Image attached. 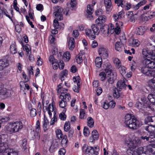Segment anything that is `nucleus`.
Wrapping results in <instances>:
<instances>
[{"label":"nucleus","instance_id":"1","mask_svg":"<svg viewBox=\"0 0 155 155\" xmlns=\"http://www.w3.org/2000/svg\"><path fill=\"white\" fill-rule=\"evenodd\" d=\"M142 54L143 59L142 62L149 68H155V53L152 51H147L143 49Z\"/></svg>","mask_w":155,"mask_h":155},{"label":"nucleus","instance_id":"2","mask_svg":"<svg viewBox=\"0 0 155 155\" xmlns=\"http://www.w3.org/2000/svg\"><path fill=\"white\" fill-rule=\"evenodd\" d=\"M138 121L136 118L128 114L125 117L124 123L126 126L130 129L136 130L138 127Z\"/></svg>","mask_w":155,"mask_h":155},{"label":"nucleus","instance_id":"3","mask_svg":"<svg viewBox=\"0 0 155 155\" xmlns=\"http://www.w3.org/2000/svg\"><path fill=\"white\" fill-rule=\"evenodd\" d=\"M86 36L90 39L94 40L96 38V35H98L100 33L99 27L96 24L92 25L91 28H87L85 30Z\"/></svg>","mask_w":155,"mask_h":155},{"label":"nucleus","instance_id":"4","mask_svg":"<svg viewBox=\"0 0 155 155\" xmlns=\"http://www.w3.org/2000/svg\"><path fill=\"white\" fill-rule=\"evenodd\" d=\"M140 143V141L139 138L135 137L133 140L129 137L125 138L124 144L130 149L132 150L133 149L136 148Z\"/></svg>","mask_w":155,"mask_h":155},{"label":"nucleus","instance_id":"5","mask_svg":"<svg viewBox=\"0 0 155 155\" xmlns=\"http://www.w3.org/2000/svg\"><path fill=\"white\" fill-rule=\"evenodd\" d=\"M83 151L85 152L86 155H97L99 154V148L96 146L93 147L88 146L86 144L84 145L82 147Z\"/></svg>","mask_w":155,"mask_h":155},{"label":"nucleus","instance_id":"6","mask_svg":"<svg viewBox=\"0 0 155 155\" xmlns=\"http://www.w3.org/2000/svg\"><path fill=\"white\" fill-rule=\"evenodd\" d=\"M11 124V127L8 129L10 133L18 132L22 129L23 127L22 123L20 121L14 122Z\"/></svg>","mask_w":155,"mask_h":155},{"label":"nucleus","instance_id":"7","mask_svg":"<svg viewBox=\"0 0 155 155\" xmlns=\"http://www.w3.org/2000/svg\"><path fill=\"white\" fill-rule=\"evenodd\" d=\"M147 66L143 64L139 68V69L141 72L145 75L151 77L155 76V71L149 70Z\"/></svg>","mask_w":155,"mask_h":155},{"label":"nucleus","instance_id":"8","mask_svg":"<svg viewBox=\"0 0 155 155\" xmlns=\"http://www.w3.org/2000/svg\"><path fill=\"white\" fill-rule=\"evenodd\" d=\"M54 15L58 20H61L63 19L62 15L63 9L60 6H57L54 8Z\"/></svg>","mask_w":155,"mask_h":155},{"label":"nucleus","instance_id":"9","mask_svg":"<svg viewBox=\"0 0 155 155\" xmlns=\"http://www.w3.org/2000/svg\"><path fill=\"white\" fill-rule=\"evenodd\" d=\"M3 87L4 84H3L2 87L0 88V97L4 99L10 96L11 93L9 90Z\"/></svg>","mask_w":155,"mask_h":155},{"label":"nucleus","instance_id":"10","mask_svg":"<svg viewBox=\"0 0 155 155\" xmlns=\"http://www.w3.org/2000/svg\"><path fill=\"white\" fill-rule=\"evenodd\" d=\"M98 52L99 55L104 59L107 58L108 56V50L104 47L99 48Z\"/></svg>","mask_w":155,"mask_h":155},{"label":"nucleus","instance_id":"11","mask_svg":"<svg viewBox=\"0 0 155 155\" xmlns=\"http://www.w3.org/2000/svg\"><path fill=\"white\" fill-rule=\"evenodd\" d=\"M127 85L124 80H120L117 82L116 88L119 89V91H121L123 89H125Z\"/></svg>","mask_w":155,"mask_h":155},{"label":"nucleus","instance_id":"12","mask_svg":"<svg viewBox=\"0 0 155 155\" xmlns=\"http://www.w3.org/2000/svg\"><path fill=\"white\" fill-rule=\"evenodd\" d=\"M3 155H18V152L13 149L6 147Z\"/></svg>","mask_w":155,"mask_h":155},{"label":"nucleus","instance_id":"13","mask_svg":"<svg viewBox=\"0 0 155 155\" xmlns=\"http://www.w3.org/2000/svg\"><path fill=\"white\" fill-rule=\"evenodd\" d=\"M61 94L59 97V98L61 100H63L67 102L70 100L71 96L70 94L68 93H63V92H61Z\"/></svg>","mask_w":155,"mask_h":155},{"label":"nucleus","instance_id":"14","mask_svg":"<svg viewBox=\"0 0 155 155\" xmlns=\"http://www.w3.org/2000/svg\"><path fill=\"white\" fill-rule=\"evenodd\" d=\"M109 27L107 25H104L100 28L101 32H102L104 35H108L109 32Z\"/></svg>","mask_w":155,"mask_h":155},{"label":"nucleus","instance_id":"15","mask_svg":"<svg viewBox=\"0 0 155 155\" xmlns=\"http://www.w3.org/2000/svg\"><path fill=\"white\" fill-rule=\"evenodd\" d=\"M150 80L148 82L149 86L151 89V91L155 93V76Z\"/></svg>","mask_w":155,"mask_h":155},{"label":"nucleus","instance_id":"16","mask_svg":"<svg viewBox=\"0 0 155 155\" xmlns=\"http://www.w3.org/2000/svg\"><path fill=\"white\" fill-rule=\"evenodd\" d=\"M119 89L115 87H114L113 89V96L114 98L118 99L120 97H123L121 94L119 92L121 91H119Z\"/></svg>","mask_w":155,"mask_h":155},{"label":"nucleus","instance_id":"17","mask_svg":"<svg viewBox=\"0 0 155 155\" xmlns=\"http://www.w3.org/2000/svg\"><path fill=\"white\" fill-rule=\"evenodd\" d=\"M106 20V17L104 15H100L98 18L96 20V23L98 24L104 23Z\"/></svg>","mask_w":155,"mask_h":155},{"label":"nucleus","instance_id":"18","mask_svg":"<svg viewBox=\"0 0 155 155\" xmlns=\"http://www.w3.org/2000/svg\"><path fill=\"white\" fill-rule=\"evenodd\" d=\"M103 68L105 71L108 73V75H109L112 72L111 69V66L110 64L109 63H107L104 64L103 65Z\"/></svg>","mask_w":155,"mask_h":155},{"label":"nucleus","instance_id":"19","mask_svg":"<svg viewBox=\"0 0 155 155\" xmlns=\"http://www.w3.org/2000/svg\"><path fill=\"white\" fill-rule=\"evenodd\" d=\"M68 46L69 49L73 50L75 47L74 40L73 38H70L68 41Z\"/></svg>","mask_w":155,"mask_h":155},{"label":"nucleus","instance_id":"20","mask_svg":"<svg viewBox=\"0 0 155 155\" xmlns=\"http://www.w3.org/2000/svg\"><path fill=\"white\" fill-rule=\"evenodd\" d=\"M115 49L119 52L121 51L124 48V45L120 42H117L115 45Z\"/></svg>","mask_w":155,"mask_h":155},{"label":"nucleus","instance_id":"21","mask_svg":"<svg viewBox=\"0 0 155 155\" xmlns=\"http://www.w3.org/2000/svg\"><path fill=\"white\" fill-rule=\"evenodd\" d=\"M137 34L142 35L146 31V29L144 26H140L137 29Z\"/></svg>","mask_w":155,"mask_h":155},{"label":"nucleus","instance_id":"22","mask_svg":"<svg viewBox=\"0 0 155 155\" xmlns=\"http://www.w3.org/2000/svg\"><path fill=\"white\" fill-rule=\"evenodd\" d=\"M8 143L6 142H3L0 143V153H2L3 155L4 150L6 149V147H8Z\"/></svg>","mask_w":155,"mask_h":155},{"label":"nucleus","instance_id":"23","mask_svg":"<svg viewBox=\"0 0 155 155\" xmlns=\"http://www.w3.org/2000/svg\"><path fill=\"white\" fill-rule=\"evenodd\" d=\"M95 64L96 67L98 68H100L102 64V59L100 57H97L95 60Z\"/></svg>","mask_w":155,"mask_h":155},{"label":"nucleus","instance_id":"24","mask_svg":"<svg viewBox=\"0 0 155 155\" xmlns=\"http://www.w3.org/2000/svg\"><path fill=\"white\" fill-rule=\"evenodd\" d=\"M87 125L90 128H92L94 126V122L93 119L91 117H88L87 119Z\"/></svg>","mask_w":155,"mask_h":155},{"label":"nucleus","instance_id":"25","mask_svg":"<svg viewBox=\"0 0 155 155\" xmlns=\"http://www.w3.org/2000/svg\"><path fill=\"white\" fill-rule=\"evenodd\" d=\"M67 7L68 8H73L76 5V0H71L70 2H68L67 4Z\"/></svg>","mask_w":155,"mask_h":155},{"label":"nucleus","instance_id":"26","mask_svg":"<svg viewBox=\"0 0 155 155\" xmlns=\"http://www.w3.org/2000/svg\"><path fill=\"white\" fill-rule=\"evenodd\" d=\"M149 101L152 104L155 103V94H150L147 96Z\"/></svg>","mask_w":155,"mask_h":155},{"label":"nucleus","instance_id":"27","mask_svg":"<svg viewBox=\"0 0 155 155\" xmlns=\"http://www.w3.org/2000/svg\"><path fill=\"white\" fill-rule=\"evenodd\" d=\"M83 55L82 53H79L76 56V59L77 63L78 64H81L83 62L82 56Z\"/></svg>","mask_w":155,"mask_h":155},{"label":"nucleus","instance_id":"28","mask_svg":"<svg viewBox=\"0 0 155 155\" xmlns=\"http://www.w3.org/2000/svg\"><path fill=\"white\" fill-rule=\"evenodd\" d=\"M140 139L144 141H148L150 142V138L149 135L148 134H145L142 135L140 137Z\"/></svg>","mask_w":155,"mask_h":155},{"label":"nucleus","instance_id":"29","mask_svg":"<svg viewBox=\"0 0 155 155\" xmlns=\"http://www.w3.org/2000/svg\"><path fill=\"white\" fill-rule=\"evenodd\" d=\"M87 117L84 110L81 109L80 110V118L82 119H85Z\"/></svg>","mask_w":155,"mask_h":155},{"label":"nucleus","instance_id":"30","mask_svg":"<svg viewBox=\"0 0 155 155\" xmlns=\"http://www.w3.org/2000/svg\"><path fill=\"white\" fill-rule=\"evenodd\" d=\"M68 142V140L67 139V136L66 135H64L63 136V138L62 140L61 143V144L64 147H66Z\"/></svg>","mask_w":155,"mask_h":155},{"label":"nucleus","instance_id":"31","mask_svg":"<svg viewBox=\"0 0 155 155\" xmlns=\"http://www.w3.org/2000/svg\"><path fill=\"white\" fill-rule=\"evenodd\" d=\"M145 130L148 131L149 133H150V132H153L155 131V126L150 125L146 126L145 128Z\"/></svg>","mask_w":155,"mask_h":155},{"label":"nucleus","instance_id":"32","mask_svg":"<svg viewBox=\"0 0 155 155\" xmlns=\"http://www.w3.org/2000/svg\"><path fill=\"white\" fill-rule=\"evenodd\" d=\"M94 10L93 6L90 5H88L87 6V14H92Z\"/></svg>","mask_w":155,"mask_h":155},{"label":"nucleus","instance_id":"33","mask_svg":"<svg viewBox=\"0 0 155 155\" xmlns=\"http://www.w3.org/2000/svg\"><path fill=\"white\" fill-rule=\"evenodd\" d=\"M126 15L128 16V17L130 18V21L131 22H134V16L133 15V13L132 12H128L126 13Z\"/></svg>","mask_w":155,"mask_h":155},{"label":"nucleus","instance_id":"34","mask_svg":"<svg viewBox=\"0 0 155 155\" xmlns=\"http://www.w3.org/2000/svg\"><path fill=\"white\" fill-rule=\"evenodd\" d=\"M137 155H142L145 153L144 151L143 148L142 147H140L137 148L136 151Z\"/></svg>","mask_w":155,"mask_h":155},{"label":"nucleus","instance_id":"35","mask_svg":"<svg viewBox=\"0 0 155 155\" xmlns=\"http://www.w3.org/2000/svg\"><path fill=\"white\" fill-rule=\"evenodd\" d=\"M117 68L119 69L120 72L122 76L126 74V68L124 66L120 65Z\"/></svg>","mask_w":155,"mask_h":155},{"label":"nucleus","instance_id":"36","mask_svg":"<svg viewBox=\"0 0 155 155\" xmlns=\"http://www.w3.org/2000/svg\"><path fill=\"white\" fill-rule=\"evenodd\" d=\"M7 136L5 134L0 135V143H2L3 142L8 143V140L6 138Z\"/></svg>","mask_w":155,"mask_h":155},{"label":"nucleus","instance_id":"37","mask_svg":"<svg viewBox=\"0 0 155 155\" xmlns=\"http://www.w3.org/2000/svg\"><path fill=\"white\" fill-rule=\"evenodd\" d=\"M58 115L56 114V112L54 111V114L53 117L51 119V122L50 125H53L54 123V122H56L57 121V117Z\"/></svg>","mask_w":155,"mask_h":155},{"label":"nucleus","instance_id":"38","mask_svg":"<svg viewBox=\"0 0 155 155\" xmlns=\"http://www.w3.org/2000/svg\"><path fill=\"white\" fill-rule=\"evenodd\" d=\"M155 120V116H148L145 119V123H147L148 122H153Z\"/></svg>","mask_w":155,"mask_h":155},{"label":"nucleus","instance_id":"39","mask_svg":"<svg viewBox=\"0 0 155 155\" xmlns=\"http://www.w3.org/2000/svg\"><path fill=\"white\" fill-rule=\"evenodd\" d=\"M91 136L93 138L94 137L95 139L97 140L99 138V134L97 132V130H94L91 133Z\"/></svg>","mask_w":155,"mask_h":155},{"label":"nucleus","instance_id":"40","mask_svg":"<svg viewBox=\"0 0 155 155\" xmlns=\"http://www.w3.org/2000/svg\"><path fill=\"white\" fill-rule=\"evenodd\" d=\"M49 124V121L46 118H44V123L43 124V127L44 130L45 131L47 130L48 128H47L48 125Z\"/></svg>","mask_w":155,"mask_h":155},{"label":"nucleus","instance_id":"41","mask_svg":"<svg viewBox=\"0 0 155 155\" xmlns=\"http://www.w3.org/2000/svg\"><path fill=\"white\" fill-rule=\"evenodd\" d=\"M123 2L122 0H114L115 3L117 4L118 6H120L123 8L125 6V5H124Z\"/></svg>","mask_w":155,"mask_h":155},{"label":"nucleus","instance_id":"42","mask_svg":"<svg viewBox=\"0 0 155 155\" xmlns=\"http://www.w3.org/2000/svg\"><path fill=\"white\" fill-rule=\"evenodd\" d=\"M10 49L11 52L12 54H15L17 52L15 44H13L11 45Z\"/></svg>","mask_w":155,"mask_h":155},{"label":"nucleus","instance_id":"43","mask_svg":"<svg viewBox=\"0 0 155 155\" xmlns=\"http://www.w3.org/2000/svg\"><path fill=\"white\" fill-rule=\"evenodd\" d=\"M73 80L74 83L77 82V85L78 86H80L81 85V83L80 81V78L79 76L74 77Z\"/></svg>","mask_w":155,"mask_h":155},{"label":"nucleus","instance_id":"44","mask_svg":"<svg viewBox=\"0 0 155 155\" xmlns=\"http://www.w3.org/2000/svg\"><path fill=\"white\" fill-rule=\"evenodd\" d=\"M67 102L63 100H61L59 102V106L62 108H64L67 105Z\"/></svg>","mask_w":155,"mask_h":155},{"label":"nucleus","instance_id":"45","mask_svg":"<svg viewBox=\"0 0 155 155\" xmlns=\"http://www.w3.org/2000/svg\"><path fill=\"white\" fill-rule=\"evenodd\" d=\"M63 58L64 60L68 61L70 58V53L68 51H66L64 53L63 55Z\"/></svg>","mask_w":155,"mask_h":155},{"label":"nucleus","instance_id":"46","mask_svg":"<svg viewBox=\"0 0 155 155\" xmlns=\"http://www.w3.org/2000/svg\"><path fill=\"white\" fill-rule=\"evenodd\" d=\"M66 109L64 108L63 110V112H62L60 113L59 115V117L62 120H65L66 117V116L65 114L64 113L65 112Z\"/></svg>","mask_w":155,"mask_h":155},{"label":"nucleus","instance_id":"47","mask_svg":"<svg viewBox=\"0 0 155 155\" xmlns=\"http://www.w3.org/2000/svg\"><path fill=\"white\" fill-rule=\"evenodd\" d=\"M83 134L85 136L87 137L90 134V132L88 127H85L83 130Z\"/></svg>","mask_w":155,"mask_h":155},{"label":"nucleus","instance_id":"48","mask_svg":"<svg viewBox=\"0 0 155 155\" xmlns=\"http://www.w3.org/2000/svg\"><path fill=\"white\" fill-rule=\"evenodd\" d=\"M70 128V122H65L64 126V131L67 132Z\"/></svg>","mask_w":155,"mask_h":155},{"label":"nucleus","instance_id":"49","mask_svg":"<svg viewBox=\"0 0 155 155\" xmlns=\"http://www.w3.org/2000/svg\"><path fill=\"white\" fill-rule=\"evenodd\" d=\"M105 6L107 8H110L111 5L110 0H104Z\"/></svg>","mask_w":155,"mask_h":155},{"label":"nucleus","instance_id":"50","mask_svg":"<svg viewBox=\"0 0 155 155\" xmlns=\"http://www.w3.org/2000/svg\"><path fill=\"white\" fill-rule=\"evenodd\" d=\"M114 79L113 77L110 75L107 77V81L108 82L109 84H112L114 82Z\"/></svg>","mask_w":155,"mask_h":155},{"label":"nucleus","instance_id":"51","mask_svg":"<svg viewBox=\"0 0 155 155\" xmlns=\"http://www.w3.org/2000/svg\"><path fill=\"white\" fill-rule=\"evenodd\" d=\"M149 134L150 142L152 140H155V133L154 132H150Z\"/></svg>","mask_w":155,"mask_h":155},{"label":"nucleus","instance_id":"52","mask_svg":"<svg viewBox=\"0 0 155 155\" xmlns=\"http://www.w3.org/2000/svg\"><path fill=\"white\" fill-rule=\"evenodd\" d=\"M40 123L39 120H38L36 124L35 132H40Z\"/></svg>","mask_w":155,"mask_h":155},{"label":"nucleus","instance_id":"53","mask_svg":"<svg viewBox=\"0 0 155 155\" xmlns=\"http://www.w3.org/2000/svg\"><path fill=\"white\" fill-rule=\"evenodd\" d=\"M27 144V139H24L22 140V146H21V147L23 149H24V150H25L27 148V147L26 146Z\"/></svg>","mask_w":155,"mask_h":155},{"label":"nucleus","instance_id":"54","mask_svg":"<svg viewBox=\"0 0 155 155\" xmlns=\"http://www.w3.org/2000/svg\"><path fill=\"white\" fill-rule=\"evenodd\" d=\"M57 64L58 66H59V68L60 69H62L64 67V63L62 60H60L58 62H57Z\"/></svg>","mask_w":155,"mask_h":155},{"label":"nucleus","instance_id":"55","mask_svg":"<svg viewBox=\"0 0 155 155\" xmlns=\"http://www.w3.org/2000/svg\"><path fill=\"white\" fill-rule=\"evenodd\" d=\"M56 132L57 137L59 139L62 138V134L61 130H58Z\"/></svg>","mask_w":155,"mask_h":155},{"label":"nucleus","instance_id":"56","mask_svg":"<svg viewBox=\"0 0 155 155\" xmlns=\"http://www.w3.org/2000/svg\"><path fill=\"white\" fill-rule=\"evenodd\" d=\"M132 44L134 47H137L140 45V42L137 39L133 40L132 41Z\"/></svg>","mask_w":155,"mask_h":155},{"label":"nucleus","instance_id":"57","mask_svg":"<svg viewBox=\"0 0 155 155\" xmlns=\"http://www.w3.org/2000/svg\"><path fill=\"white\" fill-rule=\"evenodd\" d=\"M37 114L36 110L35 108H31L30 111V115L33 117L35 116Z\"/></svg>","mask_w":155,"mask_h":155},{"label":"nucleus","instance_id":"58","mask_svg":"<svg viewBox=\"0 0 155 155\" xmlns=\"http://www.w3.org/2000/svg\"><path fill=\"white\" fill-rule=\"evenodd\" d=\"M99 75L101 77V81H103L105 80L106 78V74L104 72H101L99 74Z\"/></svg>","mask_w":155,"mask_h":155},{"label":"nucleus","instance_id":"59","mask_svg":"<svg viewBox=\"0 0 155 155\" xmlns=\"http://www.w3.org/2000/svg\"><path fill=\"white\" fill-rule=\"evenodd\" d=\"M148 17L150 19L155 18V12H151L148 14Z\"/></svg>","mask_w":155,"mask_h":155},{"label":"nucleus","instance_id":"60","mask_svg":"<svg viewBox=\"0 0 155 155\" xmlns=\"http://www.w3.org/2000/svg\"><path fill=\"white\" fill-rule=\"evenodd\" d=\"M58 20L56 18L54 19L53 21V25L54 28L56 29L58 28V26L59 27V25H60L59 23L58 22Z\"/></svg>","mask_w":155,"mask_h":155},{"label":"nucleus","instance_id":"61","mask_svg":"<svg viewBox=\"0 0 155 155\" xmlns=\"http://www.w3.org/2000/svg\"><path fill=\"white\" fill-rule=\"evenodd\" d=\"M136 106L139 110H143V107L142 104L140 102H137L136 104Z\"/></svg>","mask_w":155,"mask_h":155},{"label":"nucleus","instance_id":"62","mask_svg":"<svg viewBox=\"0 0 155 155\" xmlns=\"http://www.w3.org/2000/svg\"><path fill=\"white\" fill-rule=\"evenodd\" d=\"M67 74L68 71L67 70L65 69L61 71V72L60 73L59 75V76H62V77H64L66 76Z\"/></svg>","mask_w":155,"mask_h":155},{"label":"nucleus","instance_id":"63","mask_svg":"<svg viewBox=\"0 0 155 155\" xmlns=\"http://www.w3.org/2000/svg\"><path fill=\"white\" fill-rule=\"evenodd\" d=\"M114 31L118 35L120 33V28L119 26H116V27L114 28Z\"/></svg>","mask_w":155,"mask_h":155},{"label":"nucleus","instance_id":"64","mask_svg":"<svg viewBox=\"0 0 155 155\" xmlns=\"http://www.w3.org/2000/svg\"><path fill=\"white\" fill-rule=\"evenodd\" d=\"M15 28L16 32H20L21 31V29L20 25L18 24H16L15 25Z\"/></svg>","mask_w":155,"mask_h":155}]
</instances>
